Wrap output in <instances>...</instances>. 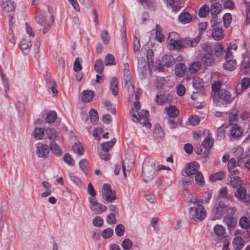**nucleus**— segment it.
<instances>
[{
	"label": "nucleus",
	"mask_w": 250,
	"mask_h": 250,
	"mask_svg": "<svg viewBox=\"0 0 250 250\" xmlns=\"http://www.w3.org/2000/svg\"><path fill=\"white\" fill-rule=\"evenodd\" d=\"M224 222L229 228H234L236 224V220L231 215H227L224 218Z\"/></svg>",
	"instance_id": "17"
},
{
	"label": "nucleus",
	"mask_w": 250,
	"mask_h": 250,
	"mask_svg": "<svg viewBox=\"0 0 250 250\" xmlns=\"http://www.w3.org/2000/svg\"><path fill=\"white\" fill-rule=\"evenodd\" d=\"M50 150L56 155L60 156L62 154V150L54 141H52L50 143Z\"/></svg>",
	"instance_id": "23"
},
{
	"label": "nucleus",
	"mask_w": 250,
	"mask_h": 250,
	"mask_svg": "<svg viewBox=\"0 0 250 250\" xmlns=\"http://www.w3.org/2000/svg\"><path fill=\"white\" fill-rule=\"evenodd\" d=\"M161 27L159 25H156L155 39L160 42H163L165 39L164 36L161 33Z\"/></svg>",
	"instance_id": "43"
},
{
	"label": "nucleus",
	"mask_w": 250,
	"mask_h": 250,
	"mask_svg": "<svg viewBox=\"0 0 250 250\" xmlns=\"http://www.w3.org/2000/svg\"><path fill=\"white\" fill-rule=\"evenodd\" d=\"M90 209L96 214H101L107 210V207L98 202L96 198H89Z\"/></svg>",
	"instance_id": "6"
},
{
	"label": "nucleus",
	"mask_w": 250,
	"mask_h": 250,
	"mask_svg": "<svg viewBox=\"0 0 250 250\" xmlns=\"http://www.w3.org/2000/svg\"><path fill=\"white\" fill-rule=\"evenodd\" d=\"M0 76L2 79V86L1 87V90H3L5 93V95L6 97H8L7 95V92L8 91L9 89V83L7 79L5 77L4 74L2 73L1 69L0 68Z\"/></svg>",
	"instance_id": "25"
},
{
	"label": "nucleus",
	"mask_w": 250,
	"mask_h": 250,
	"mask_svg": "<svg viewBox=\"0 0 250 250\" xmlns=\"http://www.w3.org/2000/svg\"><path fill=\"white\" fill-rule=\"evenodd\" d=\"M199 168V164L196 162H193L190 163L186 167L185 172L188 176L196 174L197 172V170Z\"/></svg>",
	"instance_id": "12"
},
{
	"label": "nucleus",
	"mask_w": 250,
	"mask_h": 250,
	"mask_svg": "<svg viewBox=\"0 0 250 250\" xmlns=\"http://www.w3.org/2000/svg\"><path fill=\"white\" fill-rule=\"evenodd\" d=\"M167 3L172 7L173 10H178L180 9V5L178 1L175 0H165Z\"/></svg>",
	"instance_id": "52"
},
{
	"label": "nucleus",
	"mask_w": 250,
	"mask_h": 250,
	"mask_svg": "<svg viewBox=\"0 0 250 250\" xmlns=\"http://www.w3.org/2000/svg\"><path fill=\"white\" fill-rule=\"evenodd\" d=\"M237 67V62L235 60H225L223 67L226 70H234Z\"/></svg>",
	"instance_id": "18"
},
{
	"label": "nucleus",
	"mask_w": 250,
	"mask_h": 250,
	"mask_svg": "<svg viewBox=\"0 0 250 250\" xmlns=\"http://www.w3.org/2000/svg\"><path fill=\"white\" fill-rule=\"evenodd\" d=\"M187 71V67L186 65L183 63H178L175 67V74L180 77L184 76Z\"/></svg>",
	"instance_id": "14"
},
{
	"label": "nucleus",
	"mask_w": 250,
	"mask_h": 250,
	"mask_svg": "<svg viewBox=\"0 0 250 250\" xmlns=\"http://www.w3.org/2000/svg\"><path fill=\"white\" fill-rule=\"evenodd\" d=\"M242 134V130L240 127L237 125H234L230 132V135L234 138L239 137Z\"/></svg>",
	"instance_id": "27"
},
{
	"label": "nucleus",
	"mask_w": 250,
	"mask_h": 250,
	"mask_svg": "<svg viewBox=\"0 0 250 250\" xmlns=\"http://www.w3.org/2000/svg\"><path fill=\"white\" fill-rule=\"evenodd\" d=\"M225 172L224 171H220L211 174L209 177V179L212 181L221 180L225 177Z\"/></svg>",
	"instance_id": "30"
},
{
	"label": "nucleus",
	"mask_w": 250,
	"mask_h": 250,
	"mask_svg": "<svg viewBox=\"0 0 250 250\" xmlns=\"http://www.w3.org/2000/svg\"><path fill=\"white\" fill-rule=\"evenodd\" d=\"M95 70L99 73L102 74L104 69L103 61L101 59L98 60L95 64Z\"/></svg>",
	"instance_id": "46"
},
{
	"label": "nucleus",
	"mask_w": 250,
	"mask_h": 250,
	"mask_svg": "<svg viewBox=\"0 0 250 250\" xmlns=\"http://www.w3.org/2000/svg\"><path fill=\"white\" fill-rule=\"evenodd\" d=\"M101 38L103 43L105 44H107L110 41V36L109 34L106 30H104L101 33Z\"/></svg>",
	"instance_id": "57"
},
{
	"label": "nucleus",
	"mask_w": 250,
	"mask_h": 250,
	"mask_svg": "<svg viewBox=\"0 0 250 250\" xmlns=\"http://www.w3.org/2000/svg\"><path fill=\"white\" fill-rule=\"evenodd\" d=\"M168 100L167 94L162 91L158 93L156 102L159 105H163L166 103Z\"/></svg>",
	"instance_id": "21"
},
{
	"label": "nucleus",
	"mask_w": 250,
	"mask_h": 250,
	"mask_svg": "<svg viewBox=\"0 0 250 250\" xmlns=\"http://www.w3.org/2000/svg\"><path fill=\"white\" fill-rule=\"evenodd\" d=\"M2 8L7 12H12L15 10V3L12 0H4L3 1Z\"/></svg>",
	"instance_id": "15"
},
{
	"label": "nucleus",
	"mask_w": 250,
	"mask_h": 250,
	"mask_svg": "<svg viewBox=\"0 0 250 250\" xmlns=\"http://www.w3.org/2000/svg\"><path fill=\"white\" fill-rule=\"evenodd\" d=\"M124 78L125 83V84L129 88V86L131 87L132 91L134 90V85L131 81V76L129 70L124 71Z\"/></svg>",
	"instance_id": "24"
},
{
	"label": "nucleus",
	"mask_w": 250,
	"mask_h": 250,
	"mask_svg": "<svg viewBox=\"0 0 250 250\" xmlns=\"http://www.w3.org/2000/svg\"><path fill=\"white\" fill-rule=\"evenodd\" d=\"M167 114L170 118H175L179 114V110L175 106H170L167 109Z\"/></svg>",
	"instance_id": "37"
},
{
	"label": "nucleus",
	"mask_w": 250,
	"mask_h": 250,
	"mask_svg": "<svg viewBox=\"0 0 250 250\" xmlns=\"http://www.w3.org/2000/svg\"><path fill=\"white\" fill-rule=\"evenodd\" d=\"M193 86L196 89H199L204 86L203 81L199 78H194L192 82Z\"/></svg>",
	"instance_id": "41"
},
{
	"label": "nucleus",
	"mask_w": 250,
	"mask_h": 250,
	"mask_svg": "<svg viewBox=\"0 0 250 250\" xmlns=\"http://www.w3.org/2000/svg\"><path fill=\"white\" fill-rule=\"evenodd\" d=\"M232 20L231 15L230 13H226L223 16V21L225 27L229 26Z\"/></svg>",
	"instance_id": "54"
},
{
	"label": "nucleus",
	"mask_w": 250,
	"mask_h": 250,
	"mask_svg": "<svg viewBox=\"0 0 250 250\" xmlns=\"http://www.w3.org/2000/svg\"><path fill=\"white\" fill-rule=\"evenodd\" d=\"M210 9L207 5L202 6L199 9L198 15L200 17H205L209 13Z\"/></svg>",
	"instance_id": "42"
},
{
	"label": "nucleus",
	"mask_w": 250,
	"mask_h": 250,
	"mask_svg": "<svg viewBox=\"0 0 250 250\" xmlns=\"http://www.w3.org/2000/svg\"><path fill=\"white\" fill-rule=\"evenodd\" d=\"M230 185L233 188H238L240 187H242V180L238 176H234L231 178L230 181Z\"/></svg>",
	"instance_id": "32"
},
{
	"label": "nucleus",
	"mask_w": 250,
	"mask_h": 250,
	"mask_svg": "<svg viewBox=\"0 0 250 250\" xmlns=\"http://www.w3.org/2000/svg\"><path fill=\"white\" fill-rule=\"evenodd\" d=\"M201 62L197 61L193 62L188 67V71L190 73H195L201 68Z\"/></svg>",
	"instance_id": "29"
},
{
	"label": "nucleus",
	"mask_w": 250,
	"mask_h": 250,
	"mask_svg": "<svg viewBox=\"0 0 250 250\" xmlns=\"http://www.w3.org/2000/svg\"><path fill=\"white\" fill-rule=\"evenodd\" d=\"M104 61L105 65H111L116 64L115 58L114 56L112 54H107L105 56Z\"/></svg>",
	"instance_id": "44"
},
{
	"label": "nucleus",
	"mask_w": 250,
	"mask_h": 250,
	"mask_svg": "<svg viewBox=\"0 0 250 250\" xmlns=\"http://www.w3.org/2000/svg\"><path fill=\"white\" fill-rule=\"evenodd\" d=\"M199 119L197 116L190 117L188 120L189 125L193 126L197 125L199 123Z\"/></svg>",
	"instance_id": "64"
},
{
	"label": "nucleus",
	"mask_w": 250,
	"mask_h": 250,
	"mask_svg": "<svg viewBox=\"0 0 250 250\" xmlns=\"http://www.w3.org/2000/svg\"><path fill=\"white\" fill-rule=\"evenodd\" d=\"M134 162L133 160H130L125 158L122 164V167L124 172V174L125 177H126V171L129 172L130 169L133 167Z\"/></svg>",
	"instance_id": "13"
},
{
	"label": "nucleus",
	"mask_w": 250,
	"mask_h": 250,
	"mask_svg": "<svg viewBox=\"0 0 250 250\" xmlns=\"http://www.w3.org/2000/svg\"><path fill=\"white\" fill-rule=\"evenodd\" d=\"M162 62L163 65L167 67H169L172 63H171V56H168V55H165L162 58Z\"/></svg>",
	"instance_id": "59"
},
{
	"label": "nucleus",
	"mask_w": 250,
	"mask_h": 250,
	"mask_svg": "<svg viewBox=\"0 0 250 250\" xmlns=\"http://www.w3.org/2000/svg\"><path fill=\"white\" fill-rule=\"evenodd\" d=\"M46 135L49 140L55 139L58 135L56 130L53 128H48L46 129Z\"/></svg>",
	"instance_id": "38"
},
{
	"label": "nucleus",
	"mask_w": 250,
	"mask_h": 250,
	"mask_svg": "<svg viewBox=\"0 0 250 250\" xmlns=\"http://www.w3.org/2000/svg\"><path fill=\"white\" fill-rule=\"evenodd\" d=\"M201 39V34H199L194 39H190L189 38V44L190 47H195L199 43Z\"/></svg>",
	"instance_id": "61"
},
{
	"label": "nucleus",
	"mask_w": 250,
	"mask_h": 250,
	"mask_svg": "<svg viewBox=\"0 0 250 250\" xmlns=\"http://www.w3.org/2000/svg\"><path fill=\"white\" fill-rule=\"evenodd\" d=\"M73 151L78 155H82L84 152V149L82 144L80 143H76L72 146Z\"/></svg>",
	"instance_id": "33"
},
{
	"label": "nucleus",
	"mask_w": 250,
	"mask_h": 250,
	"mask_svg": "<svg viewBox=\"0 0 250 250\" xmlns=\"http://www.w3.org/2000/svg\"><path fill=\"white\" fill-rule=\"evenodd\" d=\"M89 117L92 123L95 124L98 121V115L97 112L94 109H92L89 112Z\"/></svg>",
	"instance_id": "50"
},
{
	"label": "nucleus",
	"mask_w": 250,
	"mask_h": 250,
	"mask_svg": "<svg viewBox=\"0 0 250 250\" xmlns=\"http://www.w3.org/2000/svg\"><path fill=\"white\" fill-rule=\"evenodd\" d=\"M57 119V114L54 111H49L46 115V121L47 123H54Z\"/></svg>",
	"instance_id": "45"
},
{
	"label": "nucleus",
	"mask_w": 250,
	"mask_h": 250,
	"mask_svg": "<svg viewBox=\"0 0 250 250\" xmlns=\"http://www.w3.org/2000/svg\"><path fill=\"white\" fill-rule=\"evenodd\" d=\"M110 89L112 94L116 96L118 94V82L116 78H113L110 83Z\"/></svg>",
	"instance_id": "28"
},
{
	"label": "nucleus",
	"mask_w": 250,
	"mask_h": 250,
	"mask_svg": "<svg viewBox=\"0 0 250 250\" xmlns=\"http://www.w3.org/2000/svg\"><path fill=\"white\" fill-rule=\"evenodd\" d=\"M44 132L42 128L37 127L33 132V136L37 140L45 139L46 138H44Z\"/></svg>",
	"instance_id": "34"
},
{
	"label": "nucleus",
	"mask_w": 250,
	"mask_h": 250,
	"mask_svg": "<svg viewBox=\"0 0 250 250\" xmlns=\"http://www.w3.org/2000/svg\"><path fill=\"white\" fill-rule=\"evenodd\" d=\"M64 161L70 166H73L75 164V162L69 153L64 154L63 157Z\"/></svg>",
	"instance_id": "56"
},
{
	"label": "nucleus",
	"mask_w": 250,
	"mask_h": 250,
	"mask_svg": "<svg viewBox=\"0 0 250 250\" xmlns=\"http://www.w3.org/2000/svg\"><path fill=\"white\" fill-rule=\"evenodd\" d=\"M94 92L89 90H83L81 96L82 100L84 102L88 103L93 98Z\"/></svg>",
	"instance_id": "16"
},
{
	"label": "nucleus",
	"mask_w": 250,
	"mask_h": 250,
	"mask_svg": "<svg viewBox=\"0 0 250 250\" xmlns=\"http://www.w3.org/2000/svg\"><path fill=\"white\" fill-rule=\"evenodd\" d=\"M31 41L30 37L23 39L19 44L20 47L24 54H28L31 47Z\"/></svg>",
	"instance_id": "11"
},
{
	"label": "nucleus",
	"mask_w": 250,
	"mask_h": 250,
	"mask_svg": "<svg viewBox=\"0 0 250 250\" xmlns=\"http://www.w3.org/2000/svg\"><path fill=\"white\" fill-rule=\"evenodd\" d=\"M213 142L214 139L209 136H208L203 142L202 145L206 149H209L212 147Z\"/></svg>",
	"instance_id": "40"
},
{
	"label": "nucleus",
	"mask_w": 250,
	"mask_h": 250,
	"mask_svg": "<svg viewBox=\"0 0 250 250\" xmlns=\"http://www.w3.org/2000/svg\"><path fill=\"white\" fill-rule=\"evenodd\" d=\"M130 113L134 122L139 123L143 126H146L147 128H150L151 125L148 121L149 112L147 110H142L139 112H137V115H136L135 111L133 109H131Z\"/></svg>",
	"instance_id": "1"
},
{
	"label": "nucleus",
	"mask_w": 250,
	"mask_h": 250,
	"mask_svg": "<svg viewBox=\"0 0 250 250\" xmlns=\"http://www.w3.org/2000/svg\"><path fill=\"white\" fill-rule=\"evenodd\" d=\"M202 62L206 65H210L214 62L212 53H205L201 59Z\"/></svg>",
	"instance_id": "19"
},
{
	"label": "nucleus",
	"mask_w": 250,
	"mask_h": 250,
	"mask_svg": "<svg viewBox=\"0 0 250 250\" xmlns=\"http://www.w3.org/2000/svg\"><path fill=\"white\" fill-rule=\"evenodd\" d=\"M154 135L157 139L161 138L164 136V132L159 125H155Z\"/></svg>",
	"instance_id": "36"
},
{
	"label": "nucleus",
	"mask_w": 250,
	"mask_h": 250,
	"mask_svg": "<svg viewBox=\"0 0 250 250\" xmlns=\"http://www.w3.org/2000/svg\"><path fill=\"white\" fill-rule=\"evenodd\" d=\"M103 223V219L100 216H96L93 220V224L97 227H102Z\"/></svg>",
	"instance_id": "63"
},
{
	"label": "nucleus",
	"mask_w": 250,
	"mask_h": 250,
	"mask_svg": "<svg viewBox=\"0 0 250 250\" xmlns=\"http://www.w3.org/2000/svg\"><path fill=\"white\" fill-rule=\"evenodd\" d=\"M116 235L119 237L124 235L125 232V228L122 224L118 225L115 229Z\"/></svg>",
	"instance_id": "53"
},
{
	"label": "nucleus",
	"mask_w": 250,
	"mask_h": 250,
	"mask_svg": "<svg viewBox=\"0 0 250 250\" xmlns=\"http://www.w3.org/2000/svg\"><path fill=\"white\" fill-rule=\"evenodd\" d=\"M106 221L108 224L113 225L116 223V218L115 213H111L107 215Z\"/></svg>",
	"instance_id": "60"
},
{
	"label": "nucleus",
	"mask_w": 250,
	"mask_h": 250,
	"mask_svg": "<svg viewBox=\"0 0 250 250\" xmlns=\"http://www.w3.org/2000/svg\"><path fill=\"white\" fill-rule=\"evenodd\" d=\"M232 244L236 250H240L244 246V240L241 237H237L233 239Z\"/></svg>",
	"instance_id": "35"
},
{
	"label": "nucleus",
	"mask_w": 250,
	"mask_h": 250,
	"mask_svg": "<svg viewBox=\"0 0 250 250\" xmlns=\"http://www.w3.org/2000/svg\"><path fill=\"white\" fill-rule=\"evenodd\" d=\"M241 228L248 229L250 228V219L246 216H242L240 218L239 222Z\"/></svg>",
	"instance_id": "26"
},
{
	"label": "nucleus",
	"mask_w": 250,
	"mask_h": 250,
	"mask_svg": "<svg viewBox=\"0 0 250 250\" xmlns=\"http://www.w3.org/2000/svg\"><path fill=\"white\" fill-rule=\"evenodd\" d=\"M241 87L243 89H246L250 85V78L245 77L241 80Z\"/></svg>",
	"instance_id": "62"
},
{
	"label": "nucleus",
	"mask_w": 250,
	"mask_h": 250,
	"mask_svg": "<svg viewBox=\"0 0 250 250\" xmlns=\"http://www.w3.org/2000/svg\"><path fill=\"white\" fill-rule=\"evenodd\" d=\"M214 231L216 235L222 236L225 233V229L221 225H216L214 228Z\"/></svg>",
	"instance_id": "47"
},
{
	"label": "nucleus",
	"mask_w": 250,
	"mask_h": 250,
	"mask_svg": "<svg viewBox=\"0 0 250 250\" xmlns=\"http://www.w3.org/2000/svg\"><path fill=\"white\" fill-rule=\"evenodd\" d=\"M182 39L176 32H171L167 39L168 48L169 50H180L182 49Z\"/></svg>",
	"instance_id": "2"
},
{
	"label": "nucleus",
	"mask_w": 250,
	"mask_h": 250,
	"mask_svg": "<svg viewBox=\"0 0 250 250\" xmlns=\"http://www.w3.org/2000/svg\"><path fill=\"white\" fill-rule=\"evenodd\" d=\"M189 213L191 218L195 221H201L206 216V210L201 205H197L193 208L191 207Z\"/></svg>",
	"instance_id": "3"
},
{
	"label": "nucleus",
	"mask_w": 250,
	"mask_h": 250,
	"mask_svg": "<svg viewBox=\"0 0 250 250\" xmlns=\"http://www.w3.org/2000/svg\"><path fill=\"white\" fill-rule=\"evenodd\" d=\"M47 18V16L43 14H40L36 17L37 22L41 25L44 26L42 31L43 34L47 33L54 21L52 15H50L48 19Z\"/></svg>",
	"instance_id": "5"
},
{
	"label": "nucleus",
	"mask_w": 250,
	"mask_h": 250,
	"mask_svg": "<svg viewBox=\"0 0 250 250\" xmlns=\"http://www.w3.org/2000/svg\"><path fill=\"white\" fill-rule=\"evenodd\" d=\"M224 48L222 44L220 43H217L215 45L214 50L215 54L217 57H220L223 54Z\"/></svg>",
	"instance_id": "51"
},
{
	"label": "nucleus",
	"mask_w": 250,
	"mask_h": 250,
	"mask_svg": "<svg viewBox=\"0 0 250 250\" xmlns=\"http://www.w3.org/2000/svg\"><path fill=\"white\" fill-rule=\"evenodd\" d=\"M115 143V139H112L110 141L103 143L101 144L102 149L108 151L109 150H110L113 147Z\"/></svg>",
	"instance_id": "48"
},
{
	"label": "nucleus",
	"mask_w": 250,
	"mask_h": 250,
	"mask_svg": "<svg viewBox=\"0 0 250 250\" xmlns=\"http://www.w3.org/2000/svg\"><path fill=\"white\" fill-rule=\"evenodd\" d=\"M49 150L48 146L45 144H39L37 147L36 153L39 157L46 158Z\"/></svg>",
	"instance_id": "9"
},
{
	"label": "nucleus",
	"mask_w": 250,
	"mask_h": 250,
	"mask_svg": "<svg viewBox=\"0 0 250 250\" xmlns=\"http://www.w3.org/2000/svg\"><path fill=\"white\" fill-rule=\"evenodd\" d=\"M195 180L196 183L199 185L202 186L205 184V180L202 173L200 171L196 172L195 175Z\"/></svg>",
	"instance_id": "39"
},
{
	"label": "nucleus",
	"mask_w": 250,
	"mask_h": 250,
	"mask_svg": "<svg viewBox=\"0 0 250 250\" xmlns=\"http://www.w3.org/2000/svg\"><path fill=\"white\" fill-rule=\"evenodd\" d=\"M113 234V230L111 228H107L104 230L101 233V236L104 239L110 238Z\"/></svg>",
	"instance_id": "55"
},
{
	"label": "nucleus",
	"mask_w": 250,
	"mask_h": 250,
	"mask_svg": "<svg viewBox=\"0 0 250 250\" xmlns=\"http://www.w3.org/2000/svg\"><path fill=\"white\" fill-rule=\"evenodd\" d=\"M179 21L182 23L190 22L192 20V16L187 12H184L180 14L178 17Z\"/></svg>",
	"instance_id": "20"
},
{
	"label": "nucleus",
	"mask_w": 250,
	"mask_h": 250,
	"mask_svg": "<svg viewBox=\"0 0 250 250\" xmlns=\"http://www.w3.org/2000/svg\"><path fill=\"white\" fill-rule=\"evenodd\" d=\"M221 5L218 2H215L210 7V11L211 15L215 16L221 11Z\"/></svg>",
	"instance_id": "31"
},
{
	"label": "nucleus",
	"mask_w": 250,
	"mask_h": 250,
	"mask_svg": "<svg viewBox=\"0 0 250 250\" xmlns=\"http://www.w3.org/2000/svg\"><path fill=\"white\" fill-rule=\"evenodd\" d=\"M235 196L238 199L247 204H250V195L247 196V190L244 187H240L237 188Z\"/></svg>",
	"instance_id": "7"
},
{
	"label": "nucleus",
	"mask_w": 250,
	"mask_h": 250,
	"mask_svg": "<svg viewBox=\"0 0 250 250\" xmlns=\"http://www.w3.org/2000/svg\"><path fill=\"white\" fill-rule=\"evenodd\" d=\"M227 206L224 203L223 199L218 198L215 204L213 209L215 212L218 214H221L224 210H226Z\"/></svg>",
	"instance_id": "10"
},
{
	"label": "nucleus",
	"mask_w": 250,
	"mask_h": 250,
	"mask_svg": "<svg viewBox=\"0 0 250 250\" xmlns=\"http://www.w3.org/2000/svg\"><path fill=\"white\" fill-rule=\"evenodd\" d=\"M132 245V242L129 239H125L121 244L122 247L125 250H130Z\"/></svg>",
	"instance_id": "58"
},
{
	"label": "nucleus",
	"mask_w": 250,
	"mask_h": 250,
	"mask_svg": "<svg viewBox=\"0 0 250 250\" xmlns=\"http://www.w3.org/2000/svg\"><path fill=\"white\" fill-rule=\"evenodd\" d=\"M244 153V150L242 147H238L235 152V156L238 157V160L237 162V166H240V163H242V158L241 156L243 155Z\"/></svg>",
	"instance_id": "49"
},
{
	"label": "nucleus",
	"mask_w": 250,
	"mask_h": 250,
	"mask_svg": "<svg viewBox=\"0 0 250 250\" xmlns=\"http://www.w3.org/2000/svg\"><path fill=\"white\" fill-rule=\"evenodd\" d=\"M102 194L104 199L108 203H111L116 200V192L112 190L111 186L105 184L102 187Z\"/></svg>",
	"instance_id": "4"
},
{
	"label": "nucleus",
	"mask_w": 250,
	"mask_h": 250,
	"mask_svg": "<svg viewBox=\"0 0 250 250\" xmlns=\"http://www.w3.org/2000/svg\"><path fill=\"white\" fill-rule=\"evenodd\" d=\"M212 36L214 40H221L224 37V30L222 28H215L212 32Z\"/></svg>",
	"instance_id": "22"
},
{
	"label": "nucleus",
	"mask_w": 250,
	"mask_h": 250,
	"mask_svg": "<svg viewBox=\"0 0 250 250\" xmlns=\"http://www.w3.org/2000/svg\"><path fill=\"white\" fill-rule=\"evenodd\" d=\"M218 99L222 102L223 104H227L232 102L234 98H231V94L228 90L222 89L218 92Z\"/></svg>",
	"instance_id": "8"
}]
</instances>
